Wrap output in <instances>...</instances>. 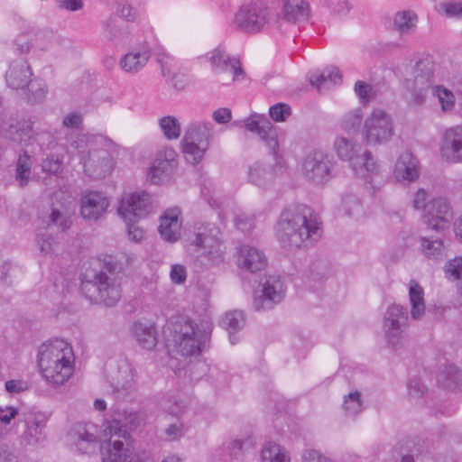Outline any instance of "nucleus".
<instances>
[{"label": "nucleus", "instance_id": "obj_1", "mask_svg": "<svg viewBox=\"0 0 462 462\" xmlns=\"http://www.w3.org/2000/svg\"><path fill=\"white\" fill-rule=\"evenodd\" d=\"M320 223L311 208L290 204L283 208L275 225V236L284 248H299L320 236Z\"/></svg>", "mask_w": 462, "mask_h": 462}, {"label": "nucleus", "instance_id": "obj_2", "mask_svg": "<svg viewBox=\"0 0 462 462\" xmlns=\"http://www.w3.org/2000/svg\"><path fill=\"white\" fill-rule=\"evenodd\" d=\"M74 359L71 346L62 339H55L40 346L37 363L45 381L59 386L72 375Z\"/></svg>", "mask_w": 462, "mask_h": 462}, {"label": "nucleus", "instance_id": "obj_3", "mask_svg": "<svg viewBox=\"0 0 462 462\" xmlns=\"http://www.w3.org/2000/svg\"><path fill=\"white\" fill-rule=\"evenodd\" d=\"M121 269L112 259L105 261L102 270L83 275L81 291L91 300L99 301L106 306L115 305L121 298L120 282L116 276Z\"/></svg>", "mask_w": 462, "mask_h": 462}, {"label": "nucleus", "instance_id": "obj_4", "mask_svg": "<svg viewBox=\"0 0 462 462\" xmlns=\"http://www.w3.org/2000/svg\"><path fill=\"white\" fill-rule=\"evenodd\" d=\"M165 333L168 344L182 356H199L210 337V333L205 328L185 317L171 322Z\"/></svg>", "mask_w": 462, "mask_h": 462}, {"label": "nucleus", "instance_id": "obj_5", "mask_svg": "<svg viewBox=\"0 0 462 462\" xmlns=\"http://www.w3.org/2000/svg\"><path fill=\"white\" fill-rule=\"evenodd\" d=\"M191 244L196 247L197 261L201 266L210 268L224 262L226 247L222 232L216 224L195 222L192 226Z\"/></svg>", "mask_w": 462, "mask_h": 462}, {"label": "nucleus", "instance_id": "obj_6", "mask_svg": "<svg viewBox=\"0 0 462 462\" xmlns=\"http://www.w3.org/2000/svg\"><path fill=\"white\" fill-rule=\"evenodd\" d=\"M107 142L101 134H80L74 142L85 173L93 179H103L112 171V160L103 148Z\"/></svg>", "mask_w": 462, "mask_h": 462}, {"label": "nucleus", "instance_id": "obj_7", "mask_svg": "<svg viewBox=\"0 0 462 462\" xmlns=\"http://www.w3.org/2000/svg\"><path fill=\"white\" fill-rule=\"evenodd\" d=\"M334 149L338 158L348 162L356 175H361L367 180L369 175H379V165L374 161L368 150H363L357 142L346 137H337L334 142Z\"/></svg>", "mask_w": 462, "mask_h": 462}, {"label": "nucleus", "instance_id": "obj_8", "mask_svg": "<svg viewBox=\"0 0 462 462\" xmlns=\"http://www.w3.org/2000/svg\"><path fill=\"white\" fill-rule=\"evenodd\" d=\"M152 209L151 197L146 192L132 193L123 198L118 207V214L126 224L129 240L139 243L144 237V230L136 225Z\"/></svg>", "mask_w": 462, "mask_h": 462}, {"label": "nucleus", "instance_id": "obj_9", "mask_svg": "<svg viewBox=\"0 0 462 462\" xmlns=\"http://www.w3.org/2000/svg\"><path fill=\"white\" fill-rule=\"evenodd\" d=\"M336 168L335 160L321 150L309 152L301 164L303 177L315 185H323L333 179L337 172Z\"/></svg>", "mask_w": 462, "mask_h": 462}, {"label": "nucleus", "instance_id": "obj_10", "mask_svg": "<svg viewBox=\"0 0 462 462\" xmlns=\"http://www.w3.org/2000/svg\"><path fill=\"white\" fill-rule=\"evenodd\" d=\"M393 134V121L389 115L381 109H374L365 118L362 135L367 144H382L390 141Z\"/></svg>", "mask_w": 462, "mask_h": 462}, {"label": "nucleus", "instance_id": "obj_11", "mask_svg": "<svg viewBox=\"0 0 462 462\" xmlns=\"http://www.w3.org/2000/svg\"><path fill=\"white\" fill-rule=\"evenodd\" d=\"M19 416L17 428L23 444L34 446L45 440V430L48 422L45 413L28 411Z\"/></svg>", "mask_w": 462, "mask_h": 462}, {"label": "nucleus", "instance_id": "obj_12", "mask_svg": "<svg viewBox=\"0 0 462 462\" xmlns=\"http://www.w3.org/2000/svg\"><path fill=\"white\" fill-rule=\"evenodd\" d=\"M270 151L273 157V165L255 162L248 169L249 181L260 188L267 187L276 177L284 174L287 171L286 162L280 153L279 148Z\"/></svg>", "mask_w": 462, "mask_h": 462}, {"label": "nucleus", "instance_id": "obj_13", "mask_svg": "<svg viewBox=\"0 0 462 462\" xmlns=\"http://www.w3.org/2000/svg\"><path fill=\"white\" fill-rule=\"evenodd\" d=\"M271 18L270 9L262 3L243 5L235 16L236 24L245 32L261 31Z\"/></svg>", "mask_w": 462, "mask_h": 462}, {"label": "nucleus", "instance_id": "obj_14", "mask_svg": "<svg viewBox=\"0 0 462 462\" xmlns=\"http://www.w3.org/2000/svg\"><path fill=\"white\" fill-rule=\"evenodd\" d=\"M260 286L261 294L254 297L253 303L256 310H270L285 297L286 286L280 275H266Z\"/></svg>", "mask_w": 462, "mask_h": 462}, {"label": "nucleus", "instance_id": "obj_15", "mask_svg": "<svg viewBox=\"0 0 462 462\" xmlns=\"http://www.w3.org/2000/svg\"><path fill=\"white\" fill-rule=\"evenodd\" d=\"M408 311L407 309L393 304L388 307L383 320V330L387 343L395 346L402 337V334L408 327Z\"/></svg>", "mask_w": 462, "mask_h": 462}, {"label": "nucleus", "instance_id": "obj_16", "mask_svg": "<svg viewBox=\"0 0 462 462\" xmlns=\"http://www.w3.org/2000/svg\"><path fill=\"white\" fill-rule=\"evenodd\" d=\"M412 79L406 82L407 88L413 94L414 102L421 104L425 98V92L431 88L433 83V68L428 60H419L412 69Z\"/></svg>", "mask_w": 462, "mask_h": 462}, {"label": "nucleus", "instance_id": "obj_17", "mask_svg": "<svg viewBox=\"0 0 462 462\" xmlns=\"http://www.w3.org/2000/svg\"><path fill=\"white\" fill-rule=\"evenodd\" d=\"M69 444L79 453L93 452L98 445L97 427L93 423L76 424L68 433Z\"/></svg>", "mask_w": 462, "mask_h": 462}, {"label": "nucleus", "instance_id": "obj_18", "mask_svg": "<svg viewBox=\"0 0 462 462\" xmlns=\"http://www.w3.org/2000/svg\"><path fill=\"white\" fill-rule=\"evenodd\" d=\"M423 219L432 230L439 231L448 226L452 219V210L443 198L433 199L426 208Z\"/></svg>", "mask_w": 462, "mask_h": 462}, {"label": "nucleus", "instance_id": "obj_19", "mask_svg": "<svg viewBox=\"0 0 462 462\" xmlns=\"http://www.w3.org/2000/svg\"><path fill=\"white\" fill-rule=\"evenodd\" d=\"M33 123L30 118H22L7 124L5 117L0 116V134L14 143L28 145L34 137Z\"/></svg>", "mask_w": 462, "mask_h": 462}, {"label": "nucleus", "instance_id": "obj_20", "mask_svg": "<svg viewBox=\"0 0 462 462\" xmlns=\"http://www.w3.org/2000/svg\"><path fill=\"white\" fill-rule=\"evenodd\" d=\"M107 198L99 191H88L80 199V214L84 219L97 221L101 218L107 208Z\"/></svg>", "mask_w": 462, "mask_h": 462}, {"label": "nucleus", "instance_id": "obj_21", "mask_svg": "<svg viewBox=\"0 0 462 462\" xmlns=\"http://www.w3.org/2000/svg\"><path fill=\"white\" fill-rule=\"evenodd\" d=\"M123 417V420L113 419L110 421H107V425L104 429V434L130 439L129 431L134 430L141 424L143 420V416L140 411L125 410Z\"/></svg>", "mask_w": 462, "mask_h": 462}, {"label": "nucleus", "instance_id": "obj_22", "mask_svg": "<svg viewBox=\"0 0 462 462\" xmlns=\"http://www.w3.org/2000/svg\"><path fill=\"white\" fill-rule=\"evenodd\" d=\"M245 128L256 133L270 150L279 148L277 133L273 124L264 116H252L245 120Z\"/></svg>", "mask_w": 462, "mask_h": 462}, {"label": "nucleus", "instance_id": "obj_23", "mask_svg": "<svg viewBox=\"0 0 462 462\" xmlns=\"http://www.w3.org/2000/svg\"><path fill=\"white\" fill-rule=\"evenodd\" d=\"M211 68L216 72H231L233 74L232 80H243L245 72L241 67V63L236 59H231L225 51L220 48L213 50L209 56Z\"/></svg>", "mask_w": 462, "mask_h": 462}, {"label": "nucleus", "instance_id": "obj_24", "mask_svg": "<svg viewBox=\"0 0 462 462\" xmlns=\"http://www.w3.org/2000/svg\"><path fill=\"white\" fill-rule=\"evenodd\" d=\"M108 436L109 439L100 446L103 462H125L131 454L129 439Z\"/></svg>", "mask_w": 462, "mask_h": 462}, {"label": "nucleus", "instance_id": "obj_25", "mask_svg": "<svg viewBox=\"0 0 462 462\" xmlns=\"http://www.w3.org/2000/svg\"><path fill=\"white\" fill-rule=\"evenodd\" d=\"M393 174L399 181L408 183L415 181L420 176L419 161L411 152H402L397 158Z\"/></svg>", "mask_w": 462, "mask_h": 462}, {"label": "nucleus", "instance_id": "obj_26", "mask_svg": "<svg viewBox=\"0 0 462 462\" xmlns=\"http://www.w3.org/2000/svg\"><path fill=\"white\" fill-rule=\"evenodd\" d=\"M32 75L31 67L23 58H18L10 63L5 74V80L8 87L13 89L24 88Z\"/></svg>", "mask_w": 462, "mask_h": 462}, {"label": "nucleus", "instance_id": "obj_27", "mask_svg": "<svg viewBox=\"0 0 462 462\" xmlns=\"http://www.w3.org/2000/svg\"><path fill=\"white\" fill-rule=\"evenodd\" d=\"M179 208L167 209L160 217L158 231L162 238L170 243H175L180 238L181 221Z\"/></svg>", "mask_w": 462, "mask_h": 462}, {"label": "nucleus", "instance_id": "obj_28", "mask_svg": "<svg viewBox=\"0 0 462 462\" xmlns=\"http://www.w3.org/2000/svg\"><path fill=\"white\" fill-rule=\"evenodd\" d=\"M442 155L449 162H462V127L448 129L441 145Z\"/></svg>", "mask_w": 462, "mask_h": 462}, {"label": "nucleus", "instance_id": "obj_29", "mask_svg": "<svg viewBox=\"0 0 462 462\" xmlns=\"http://www.w3.org/2000/svg\"><path fill=\"white\" fill-rule=\"evenodd\" d=\"M150 57V48L141 45L124 55L119 60V66L125 72L135 74L147 64Z\"/></svg>", "mask_w": 462, "mask_h": 462}, {"label": "nucleus", "instance_id": "obj_30", "mask_svg": "<svg viewBox=\"0 0 462 462\" xmlns=\"http://www.w3.org/2000/svg\"><path fill=\"white\" fill-rule=\"evenodd\" d=\"M237 263L241 269L249 271L250 273L262 271L267 265L264 254L250 245H242L240 247Z\"/></svg>", "mask_w": 462, "mask_h": 462}, {"label": "nucleus", "instance_id": "obj_31", "mask_svg": "<svg viewBox=\"0 0 462 462\" xmlns=\"http://www.w3.org/2000/svg\"><path fill=\"white\" fill-rule=\"evenodd\" d=\"M174 158L175 152L173 150L166 152L164 156L162 153L157 155L148 172V177L152 183H159L163 176H169L171 173L176 166Z\"/></svg>", "mask_w": 462, "mask_h": 462}, {"label": "nucleus", "instance_id": "obj_32", "mask_svg": "<svg viewBox=\"0 0 462 462\" xmlns=\"http://www.w3.org/2000/svg\"><path fill=\"white\" fill-rule=\"evenodd\" d=\"M282 14L290 23L309 21L310 8L307 0H283Z\"/></svg>", "mask_w": 462, "mask_h": 462}, {"label": "nucleus", "instance_id": "obj_33", "mask_svg": "<svg viewBox=\"0 0 462 462\" xmlns=\"http://www.w3.org/2000/svg\"><path fill=\"white\" fill-rule=\"evenodd\" d=\"M133 335L139 346L145 350H152L157 345V330L152 323L134 322Z\"/></svg>", "mask_w": 462, "mask_h": 462}, {"label": "nucleus", "instance_id": "obj_34", "mask_svg": "<svg viewBox=\"0 0 462 462\" xmlns=\"http://www.w3.org/2000/svg\"><path fill=\"white\" fill-rule=\"evenodd\" d=\"M419 22L418 14L412 10H402L394 14L393 28L400 35H407L416 31Z\"/></svg>", "mask_w": 462, "mask_h": 462}, {"label": "nucleus", "instance_id": "obj_35", "mask_svg": "<svg viewBox=\"0 0 462 462\" xmlns=\"http://www.w3.org/2000/svg\"><path fill=\"white\" fill-rule=\"evenodd\" d=\"M211 127L210 123H192L186 129L182 142L208 146Z\"/></svg>", "mask_w": 462, "mask_h": 462}, {"label": "nucleus", "instance_id": "obj_36", "mask_svg": "<svg viewBox=\"0 0 462 462\" xmlns=\"http://www.w3.org/2000/svg\"><path fill=\"white\" fill-rule=\"evenodd\" d=\"M409 298L411 306V316L413 319H420L425 312L424 291L418 282H410Z\"/></svg>", "mask_w": 462, "mask_h": 462}, {"label": "nucleus", "instance_id": "obj_37", "mask_svg": "<svg viewBox=\"0 0 462 462\" xmlns=\"http://www.w3.org/2000/svg\"><path fill=\"white\" fill-rule=\"evenodd\" d=\"M221 326L229 333V339L232 345L238 341L236 333L243 328L245 325V317L242 311L233 310L226 312L220 320Z\"/></svg>", "mask_w": 462, "mask_h": 462}, {"label": "nucleus", "instance_id": "obj_38", "mask_svg": "<svg viewBox=\"0 0 462 462\" xmlns=\"http://www.w3.org/2000/svg\"><path fill=\"white\" fill-rule=\"evenodd\" d=\"M32 160L27 152L23 151L17 158L15 165V180L21 187L27 185L32 173Z\"/></svg>", "mask_w": 462, "mask_h": 462}, {"label": "nucleus", "instance_id": "obj_39", "mask_svg": "<svg viewBox=\"0 0 462 462\" xmlns=\"http://www.w3.org/2000/svg\"><path fill=\"white\" fill-rule=\"evenodd\" d=\"M262 462H291L287 451L280 445L268 442L261 452Z\"/></svg>", "mask_w": 462, "mask_h": 462}, {"label": "nucleus", "instance_id": "obj_40", "mask_svg": "<svg viewBox=\"0 0 462 462\" xmlns=\"http://www.w3.org/2000/svg\"><path fill=\"white\" fill-rule=\"evenodd\" d=\"M159 126L168 140H176L180 135V125L178 119L171 116H166L159 120Z\"/></svg>", "mask_w": 462, "mask_h": 462}, {"label": "nucleus", "instance_id": "obj_41", "mask_svg": "<svg viewBox=\"0 0 462 462\" xmlns=\"http://www.w3.org/2000/svg\"><path fill=\"white\" fill-rule=\"evenodd\" d=\"M181 143L185 159L193 165L200 162L204 157L205 152L208 148V146H206L205 144L201 145L187 142H181Z\"/></svg>", "mask_w": 462, "mask_h": 462}, {"label": "nucleus", "instance_id": "obj_42", "mask_svg": "<svg viewBox=\"0 0 462 462\" xmlns=\"http://www.w3.org/2000/svg\"><path fill=\"white\" fill-rule=\"evenodd\" d=\"M36 245L42 254L50 256L56 254L59 248V242L46 232L37 235Z\"/></svg>", "mask_w": 462, "mask_h": 462}, {"label": "nucleus", "instance_id": "obj_43", "mask_svg": "<svg viewBox=\"0 0 462 462\" xmlns=\"http://www.w3.org/2000/svg\"><path fill=\"white\" fill-rule=\"evenodd\" d=\"M422 252L428 258L439 259L443 256V243L440 239L420 238Z\"/></svg>", "mask_w": 462, "mask_h": 462}, {"label": "nucleus", "instance_id": "obj_44", "mask_svg": "<svg viewBox=\"0 0 462 462\" xmlns=\"http://www.w3.org/2000/svg\"><path fill=\"white\" fill-rule=\"evenodd\" d=\"M432 95L437 97L443 111L451 110L455 106V96L449 89L441 87H432Z\"/></svg>", "mask_w": 462, "mask_h": 462}, {"label": "nucleus", "instance_id": "obj_45", "mask_svg": "<svg viewBox=\"0 0 462 462\" xmlns=\"http://www.w3.org/2000/svg\"><path fill=\"white\" fill-rule=\"evenodd\" d=\"M363 113L360 108L346 113L341 122V127L351 134L358 131L362 122Z\"/></svg>", "mask_w": 462, "mask_h": 462}, {"label": "nucleus", "instance_id": "obj_46", "mask_svg": "<svg viewBox=\"0 0 462 462\" xmlns=\"http://www.w3.org/2000/svg\"><path fill=\"white\" fill-rule=\"evenodd\" d=\"M343 407L347 416L354 417L360 413L363 409L360 393L355 391L345 396Z\"/></svg>", "mask_w": 462, "mask_h": 462}, {"label": "nucleus", "instance_id": "obj_47", "mask_svg": "<svg viewBox=\"0 0 462 462\" xmlns=\"http://www.w3.org/2000/svg\"><path fill=\"white\" fill-rule=\"evenodd\" d=\"M49 224L58 226L61 231H67L70 228L72 221L68 212L52 208L49 215Z\"/></svg>", "mask_w": 462, "mask_h": 462}, {"label": "nucleus", "instance_id": "obj_48", "mask_svg": "<svg viewBox=\"0 0 462 462\" xmlns=\"http://www.w3.org/2000/svg\"><path fill=\"white\" fill-rule=\"evenodd\" d=\"M29 94L28 100L32 103H40L42 102L46 94L45 84L42 79H35L33 80H30L28 85Z\"/></svg>", "mask_w": 462, "mask_h": 462}, {"label": "nucleus", "instance_id": "obj_49", "mask_svg": "<svg viewBox=\"0 0 462 462\" xmlns=\"http://www.w3.org/2000/svg\"><path fill=\"white\" fill-rule=\"evenodd\" d=\"M269 115L276 122H284L291 115V108L288 104L280 102L269 108Z\"/></svg>", "mask_w": 462, "mask_h": 462}, {"label": "nucleus", "instance_id": "obj_50", "mask_svg": "<svg viewBox=\"0 0 462 462\" xmlns=\"http://www.w3.org/2000/svg\"><path fill=\"white\" fill-rule=\"evenodd\" d=\"M354 89L362 103H368L375 97V90L374 87L364 81L357 80L355 83Z\"/></svg>", "mask_w": 462, "mask_h": 462}, {"label": "nucleus", "instance_id": "obj_51", "mask_svg": "<svg viewBox=\"0 0 462 462\" xmlns=\"http://www.w3.org/2000/svg\"><path fill=\"white\" fill-rule=\"evenodd\" d=\"M446 276L453 281L462 279V256L455 257L445 265Z\"/></svg>", "mask_w": 462, "mask_h": 462}, {"label": "nucleus", "instance_id": "obj_52", "mask_svg": "<svg viewBox=\"0 0 462 462\" xmlns=\"http://www.w3.org/2000/svg\"><path fill=\"white\" fill-rule=\"evenodd\" d=\"M439 8L448 17L457 18L462 16V1L443 2L440 3Z\"/></svg>", "mask_w": 462, "mask_h": 462}, {"label": "nucleus", "instance_id": "obj_53", "mask_svg": "<svg viewBox=\"0 0 462 462\" xmlns=\"http://www.w3.org/2000/svg\"><path fill=\"white\" fill-rule=\"evenodd\" d=\"M343 206L348 216H356L362 208L360 199L355 195L345 196L343 198Z\"/></svg>", "mask_w": 462, "mask_h": 462}, {"label": "nucleus", "instance_id": "obj_54", "mask_svg": "<svg viewBox=\"0 0 462 462\" xmlns=\"http://www.w3.org/2000/svg\"><path fill=\"white\" fill-rule=\"evenodd\" d=\"M309 81L310 85L315 87L318 90H321L324 88H327L329 84V81L326 75V70L316 71L313 73H310L308 75Z\"/></svg>", "mask_w": 462, "mask_h": 462}, {"label": "nucleus", "instance_id": "obj_55", "mask_svg": "<svg viewBox=\"0 0 462 462\" xmlns=\"http://www.w3.org/2000/svg\"><path fill=\"white\" fill-rule=\"evenodd\" d=\"M302 462H335L329 457L316 449H306L302 453Z\"/></svg>", "mask_w": 462, "mask_h": 462}, {"label": "nucleus", "instance_id": "obj_56", "mask_svg": "<svg viewBox=\"0 0 462 462\" xmlns=\"http://www.w3.org/2000/svg\"><path fill=\"white\" fill-rule=\"evenodd\" d=\"M170 277L171 282L175 284L184 283L187 279V271L185 266L181 264H173L171 266Z\"/></svg>", "mask_w": 462, "mask_h": 462}, {"label": "nucleus", "instance_id": "obj_57", "mask_svg": "<svg viewBox=\"0 0 462 462\" xmlns=\"http://www.w3.org/2000/svg\"><path fill=\"white\" fill-rule=\"evenodd\" d=\"M408 392L411 396L420 397L426 391L425 384L419 378H412L408 383Z\"/></svg>", "mask_w": 462, "mask_h": 462}, {"label": "nucleus", "instance_id": "obj_58", "mask_svg": "<svg viewBox=\"0 0 462 462\" xmlns=\"http://www.w3.org/2000/svg\"><path fill=\"white\" fill-rule=\"evenodd\" d=\"M61 162L53 156L47 157L42 162V171L50 174H55L60 170Z\"/></svg>", "mask_w": 462, "mask_h": 462}, {"label": "nucleus", "instance_id": "obj_59", "mask_svg": "<svg viewBox=\"0 0 462 462\" xmlns=\"http://www.w3.org/2000/svg\"><path fill=\"white\" fill-rule=\"evenodd\" d=\"M235 224L237 229L246 232L254 227V217L245 214H241L236 217Z\"/></svg>", "mask_w": 462, "mask_h": 462}, {"label": "nucleus", "instance_id": "obj_60", "mask_svg": "<svg viewBox=\"0 0 462 462\" xmlns=\"http://www.w3.org/2000/svg\"><path fill=\"white\" fill-rule=\"evenodd\" d=\"M5 385L6 391L11 393H20L29 388L28 383L23 380H9L5 382Z\"/></svg>", "mask_w": 462, "mask_h": 462}, {"label": "nucleus", "instance_id": "obj_61", "mask_svg": "<svg viewBox=\"0 0 462 462\" xmlns=\"http://www.w3.org/2000/svg\"><path fill=\"white\" fill-rule=\"evenodd\" d=\"M185 432L184 426L181 422L170 424L165 430L166 435L172 440L180 439Z\"/></svg>", "mask_w": 462, "mask_h": 462}, {"label": "nucleus", "instance_id": "obj_62", "mask_svg": "<svg viewBox=\"0 0 462 462\" xmlns=\"http://www.w3.org/2000/svg\"><path fill=\"white\" fill-rule=\"evenodd\" d=\"M60 9L76 12L83 7L82 0H56Z\"/></svg>", "mask_w": 462, "mask_h": 462}, {"label": "nucleus", "instance_id": "obj_63", "mask_svg": "<svg viewBox=\"0 0 462 462\" xmlns=\"http://www.w3.org/2000/svg\"><path fill=\"white\" fill-rule=\"evenodd\" d=\"M428 198L427 192L423 189H420L413 199V207L415 209H424L426 212V208L428 204H426V200Z\"/></svg>", "mask_w": 462, "mask_h": 462}, {"label": "nucleus", "instance_id": "obj_64", "mask_svg": "<svg viewBox=\"0 0 462 462\" xmlns=\"http://www.w3.org/2000/svg\"><path fill=\"white\" fill-rule=\"evenodd\" d=\"M16 415H18V411L14 407L0 408V421L4 424H9Z\"/></svg>", "mask_w": 462, "mask_h": 462}]
</instances>
